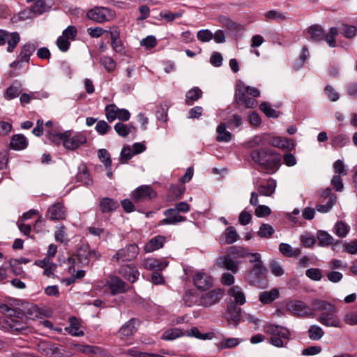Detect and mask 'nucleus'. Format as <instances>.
<instances>
[{"mask_svg": "<svg viewBox=\"0 0 357 357\" xmlns=\"http://www.w3.org/2000/svg\"><path fill=\"white\" fill-rule=\"evenodd\" d=\"M27 321L25 320L15 319L14 318H8L5 322L3 327L9 329L11 331L22 333L28 328Z\"/></svg>", "mask_w": 357, "mask_h": 357, "instance_id": "nucleus-20", "label": "nucleus"}, {"mask_svg": "<svg viewBox=\"0 0 357 357\" xmlns=\"http://www.w3.org/2000/svg\"><path fill=\"white\" fill-rule=\"evenodd\" d=\"M47 5L45 3V0H38L33 6H31V8L33 13L37 15H40L43 13L46 10Z\"/></svg>", "mask_w": 357, "mask_h": 357, "instance_id": "nucleus-64", "label": "nucleus"}, {"mask_svg": "<svg viewBox=\"0 0 357 357\" xmlns=\"http://www.w3.org/2000/svg\"><path fill=\"white\" fill-rule=\"evenodd\" d=\"M21 84L15 80L8 88H7L5 97L6 99L11 100L15 98L21 93Z\"/></svg>", "mask_w": 357, "mask_h": 357, "instance_id": "nucleus-36", "label": "nucleus"}, {"mask_svg": "<svg viewBox=\"0 0 357 357\" xmlns=\"http://www.w3.org/2000/svg\"><path fill=\"white\" fill-rule=\"evenodd\" d=\"M224 289L218 288L209 291L199 298V304L205 307H211L218 303L224 295Z\"/></svg>", "mask_w": 357, "mask_h": 357, "instance_id": "nucleus-10", "label": "nucleus"}, {"mask_svg": "<svg viewBox=\"0 0 357 357\" xmlns=\"http://www.w3.org/2000/svg\"><path fill=\"white\" fill-rule=\"evenodd\" d=\"M317 238L319 241V245L324 247L333 243V238L326 231H318Z\"/></svg>", "mask_w": 357, "mask_h": 357, "instance_id": "nucleus-42", "label": "nucleus"}, {"mask_svg": "<svg viewBox=\"0 0 357 357\" xmlns=\"http://www.w3.org/2000/svg\"><path fill=\"white\" fill-rule=\"evenodd\" d=\"M70 327L66 328V331L68 332L69 334L73 336H82L84 335V332L80 330L79 324L77 321V319L75 317H72L70 319Z\"/></svg>", "mask_w": 357, "mask_h": 357, "instance_id": "nucleus-41", "label": "nucleus"}, {"mask_svg": "<svg viewBox=\"0 0 357 357\" xmlns=\"http://www.w3.org/2000/svg\"><path fill=\"white\" fill-rule=\"evenodd\" d=\"M20 40V34L17 32L8 33L6 42H8L7 51L13 52Z\"/></svg>", "mask_w": 357, "mask_h": 357, "instance_id": "nucleus-43", "label": "nucleus"}, {"mask_svg": "<svg viewBox=\"0 0 357 357\" xmlns=\"http://www.w3.org/2000/svg\"><path fill=\"white\" fill-rule=\"evenodd\" d=\"M98 157L106 169L111 167L112 161L110 154L107 149H99L98 151Z\"/></svg>", "mask_w": 357, "mask_h": 357, "instance_id": "nucleus-44", "label": "nucleus"}, {"mask_svg": "<svg viewBox=\"0 0 357 357\" xmlns=\"http://www.w3.org/2000/svg\"><path fill=\"white\" fill-rule=\"evenodd\" d=\"M69 135V131H66L64 133H59V132H49L47 135V137L52 142L59 145L61 142L64 145V140Z\"/></svg>", "mask_w": 357, "mask_h": 357, "instance_id": "nucleus-47", "label": "nucleus"}, {"mask_svg": "<svg viewBox=\"0 0 357 357\" xmlns=\"http://www.w3.org/2000/svg\"><path fill=\"white\" fill-rule=\"evenodd\" d=\"M335 234L339 237H345L349 232V227L342 221H338L335 225Z\"/></svg>", "mask_w": 357, "mask_h": 357, "instance_id": "nucleus-58", "label": "nucleus"}, {"mask_svg": "<svg viewBox=\"0 0 357 357\" xmlns=\"http://www.w3.org/2000/svg\"><path fill=\"white\" fill-rule=\"evenodd\" d=\"M227 126L225 123H220L216 129L218 136L216 140L218 142H229L231 139V134L226 130Z\"/></svg>", "mask_w": 357, "mask_h": 357, "instance_id": "nucleus-38", "label": "nucleus"}, {"mask_svg": "<svg viewBox=\"0 0 357 357\" xmlns=\"http://www.w3.org/2000/svg\"><path fill=\"white\" fill-rule=\"evenodd\" d=\"M266 273L264 265L254 264L246 271L245 279L249 284L263 288L266 285Z\"/></svg>", "mask_w": 357, "mask_h": 357, "instance_id": "nucleus-2", "label": "nucleus"}, {"mask_svg": "<svg viewBox=\"0 0 357 357\" xmlns=\"http://www.w3.org/2000/svg\"><path fill=\"white\" fill-rule=\"evenodd\" d=\"M241 314V308L237 306L233 301L227 303L226 319L229 324L236 327L239 322Z\"/></svg>", "mask_w": 357, "mask_h": 357, "instance_id": "nucleus-15", "label": "nucleus"}, {"mask_svg": "<svg viewBox=\"0 0 357 357\" xmlns=\"http://www.w3.org/2000/svg\"><path fill=\"white\" fill-rule=\"evenodd\" d=\"M272 149L267 148H261L259 149H254L250 153V157L252 160L259 164L260 166L261 165V162L265 161L266 158L268 156V154L271 151Z\"/></svg>", "mask_w": 357, "mask_h": 357, "instance_id": "nucleus-28", "label": "nucleus"}, {"mask_svg": "<svg viewBox=\"0 0 357 357\" xmlns=\"http://www.w3.org/2000/svg\"><path fill=\"white\" fill-rule=\"evenodd\" d=\"M86 142V137L83 134H78L70 137V132H69V135L64 140V147L66 149L74 151Z\"/></svg>", "mask_w": 357, "mask_h": 357, "instance_id": "nucleus-19", "label": "nucleus"}, {"mask_svg": "<svg viewBox=\"0 0 357 357\" xmlns=\"http://www.w3.org/2000/svg\"><path fill=\"white\" fill-rule=\"evenodd\" d=\"M268 137L265 135H256L255 137L248 142L249 146L251 148L259 146H264L267 144Z\"/></svg>", "mask_w": 357, "mask_h": 357, "instance_id": "nucleus-60", "label": "nucleus"}, {"mask_svg": "<svg viewBox=\"0 0 357 357\" xmlns=\"http://www.w3.org/2000/svg\"><path fill=\"white\" fill-rule=\"evenodd\" d=\"M139 323V320L137 318H132L126 321L118 331L119 337L121 340H126L132 336L137 332Z\"/></svg>", "mask_w": 357, "mask_h": 357, "instance_id": "nucleus-13", "label": "nucleus"}, {"mask_svg": "<svg viewBox=\"0 0 357 357\" xmlns=\"http://www.w3.org/2000/svg\"><path fill=\"white\" fill-rule=\"evenodd\" d=\"M280 155L271 150L268 156L266 158L265 161L261 162V167L266 173L272 174L279 169L280 166Z\"/></svg>", "mask_w": 357, "mask_h": 357, "instance_id": "nucleus-11", "label": "nucleus"}, {"mask_svg": "<svg viewBox=\"0 0 357 357\" xmlns=\"http://www.w3.org/2000/svg\"><path fill=\"white\" fill-rule=\"evenodd\" d=\"M90 246L89 244H82L79 248L77 250V257L79 261L82 265H88L89 264V257L90 253Z\"/></svg>", "mask_w": 357, "mask_h": 357, "instance_id": "nucleus-34", "label": "nucleus"}, {"mask_svg": "<svg viewBox=\"0 0 357 357\" xmlns=\"http://www.w3.org/2000/svg\"><path fill=\"white\" fill-rule=\"evenodd\" d=\"M87 17L98 23L109 21L114 17V12L106 7H96L87 12Z\"/></svg>", "mask_w": 357, "mask_h": 357, "instance_id": "nucleus-6", "label": "nucleus"}, {"mask_svg": "<svg viewBox=\"0 0 357 357\" xmlns=\"http://www.w3.org/2000/svg\"><path fill=\"white\" fill-rule=\"evenodd\" d=\"M337 196H332L331 200H328L325 204H318L316 207L317 210L323 213L329 212L335 204Z\"/></svg>", "mask_w": 357, "mask_h": 357, "instance_id": "nucleus-56", "label": "nucleus"}, {"mask_svg": "<svg viewBox=\"0 0 357 357\" xmlns=\"http://www.w3.org/2000/svg\"><path fill=\"white\" fill-rule=\"evenodd\" d=\"M156 196L157 192L150 185H146L138 187L131 194V197L135 204L150 201Z\"/></svg>", "mask_w": 357, "mask_h": 357, "instance_id": "nucleus-8", "label": "nucleus"}, {"mask_svg": "<svg viewBox=\"0 0 357 357\" xmlns=\"http://www.w3.org/2000/svg\"><path fill=\"white\" fill-rule=\"evenodd\" d=\"M183 335V333L179 328H174L166 331L163 333L162 339L165 340H173L177 337H179L180 336H182Z\"/></svg>", "mask_w": 357, "mask_h": 357, "instance_id": "nucleus-54", "label": "nucleus"}, {"mask_svg": "<svg viewBox=\"0 0 357 357\" xmlns=\"http://www.w3.org/2000/svg\"><path fill=\"white\" fill-rule=\"evenodd\" d=\"M46 217L51 220H61L66 218V208L61 202H57L49 207Z\"/></svg>", "mask_w": 357, "mask_h": 357, "instance_id": "nucleus-16", "label": "nucleus"}, {"mask_svg": "<svg viewBox=\"0 0 357 357\" xmlns=\"http://www.w3.org/2000/svg\"><path fill=\"white\" fill-rule=\"evenodd\" d=\"M248 249L242 246H231L228 249V254L233 258H245L248 255Z\"/></svg>", "mask_w": 357, "mask_h": 357, "instance_id": "nucleus-40", "label": "nucleus"}, {"mask_svg": "<svg viewBox=\"0 0 357 357\" xmlns=\"http://www.w3.org/2000/svg\"><path fill=\"white\" fill-rule=\"evenodd\" d=\"M276 181L273 178H268L265 183H261L258 187V192L263 196H271L275 190Z\"/></svg>", "mask_w": 357, "mask_h": 357, "instance_id": "nucleus-24", "label": "nucleus"}, {"mask_svg": "<svg viewBox=\"0 0 357 357\" xmlns=\"http://www.w3.org/2000/svg\"><path fill=\"white\" fill-rule=\"evenodd\" d=\"M139 252V249L136 243L128 244L125 248L119 249L112 257V260L118 263L131 261L137 257Z\"/></svg>", "mask_w": 357, "mask_h": 357, "instance_id": "nucleus-3", "label": "nucleus"}, {"mask_svg": "<svg viewBox=\"0 0 357 357\" xmlns=\"http://www.w3.org/2000/svg\"><path fill=\"white\" fill-rule=\"evenodd\" d=\"M22 308L25 313L26 321L33 320L35 318L38 317V312L37 307L35 305L30 303H26L22 305Z\"/></svg>", "mask_w": 357, "mask_h": 357, "instance_id": "nucleus-46", "label": "nucleus"}, {"mask_svg": "<svg viewBox=\"0 0 357 357\" xmlns=\"http://www.w3.org/2000/svg\"><path fill=\"white\" fill-rule=\"evenodd\" d=\"M107 286L112 295L126 293L128 291L126 283L118 276L111 277L107 282Z\"/></svg>", "mask_w": 357, "mask_h": 357, "instance_id": "nucleus-17", "label": "nucleus"}, {"mask_svg": "<svg viewBox=\"0 0 357 357\" xmlns=\"http://www.w3.org/2000/svg\"><path fill=\"white\" fill-rule=\"evenodd\" d=\"M76 180L77 182L82 183L86 185H91L93 183V180L86 165H82L79 167V172L76 175Z\"/></svg>", "mask_w": 357, "mask_h": 357, "instance_id": "nucleus-29", "label": "nucleus"}, {"mask_svg": "<svg viewBox=\"0 0 357 357\" xmlns=\"http://www.w3.org/2000/svg\"><path fill=\"white\" fill-rule=\"evenodd\" d=\"M163 213L166 218L160 220L158 225H176L186 220L185 217L179 215L178 211L173 208L165 210Z\"/></svg>", "mask_w": 357, "mask_h": 357, "instance_id": "nucleus-14", "label": "nucleus"}, {"mask_svg": "<svg viewBox=\"0 0 357 357\" xmlns=\"http://www.w3.org/2000/svg\"><path fill=\"white\" fill-rule=\"evenodd\" d=\"M337 312V308L333 304L329 310L322 312L317 318V320L327 327H339L340 320L336 314Z\"/></svg>", "mask_w": 357, "mask_h": 357, "instance_id": "nucleus-9", "label": "nucleus"}, {"mask_svg": "<svg viewBox=\"0 0 357 357\" xmlns=\"http://www.w3.org/2000/svg\"><path fill=\"white\" fill-rule=\"evenodd\" d=\"M279 250L283 255L288 257H296L300 254L299 249L293 250L291 246L289 244L284 243H281L279 245Z\"/></svg>", "mask_w": 357, "mask_h": 357, "instance_id": "nucleus-45", "label": "nucleus"}, {"mask_svg": "<svg viewBox=\"0 0 357 357\" xmlns=\"http://www.w3.org/2000/svg\"><path fill=\"white\" fill-rule=\"evenodd\" d=\"M202 91L197 86H195L185 94V103L187 105H193L194 102L198 100L202 96Z\"/></svg>", "mask_w": 357, "mask_h": 357, "instance_id": "nucleus-33", "label": "nucleus"}, {"mask_svg": "<svg viewBox=\"0 0 357 357\" xmlns=\"http://www.w3.org/2000/svg\"><path fill=\"white\" fill-rule=\"evenodd\" d=\"M274 232L275 229L271 225L269 224L263 223L257 231V235L261 238H269L273 236Z\"/></svg>", "mask_w": 357, "mask_h": 357, "instance_id": "nucleus-48", "label": "nucleus"}, {"mask_svg": "<svg viewBox=\"0 0 357 357\" xmlns=\"http://www.w3.org/2000/svg\"><path fill=\"white\" fill-rule=\"evenodd\" d=\"M109 34L111 38V45L113 50L117 53H122L124 50V46L120 39L119 31L117 30L109 31Z\"/></svg>", "mask_w": 357, "mask_h": 357, "instance_id": "nucleus-30", "label": "nucleus"}, {"mask_svg": "<svg viewBox=\"0 0 357 357\" xmlns=\"http://www.w3.org/2000/svg\"><path fill=\"white\" fill-rule=\"evenodd\" d=\"M228 294L234 298L236 305H243L245 303V296L241 288L238 286H233L229 289Z\"/></svg>", "mask_w": 357, "mask_h": 357, "instance_id": "nucleus-35", "label": "nucleus"}, {"mask_svg": "<svg viewBox=\"0 0 357 357\" xmlns=\"http://www.w3.org/2000/svg\"><path fill=\"white\" fill-rule=\"evenodd\" d=\"M119 273L132 283L136 282L139 275L138 270L135 266L128 264L122 266Z\"/></svg>", "mask_w": 357, "mask_h": 357, "instance_id": "nucleus-22", "label": "nucleus"}, {"mask_svg": "<svg viewBox=\"0 0 357 357\" xmlns=\"http://www.w3.org/2000/svg\"><path fill=\"white\" fill-rule=\"evenodd\" d=\"M165 242V237L163 236H156L149 240L144 246L146 252H151L163 247Z\"/></svg>", "mask_w": 357, "mask_h": 357, "instance_id": "nucleus-23", "label": "nucleus"}, {"mask_svg": "<svg viewBox=\"0 0 357 357\" xmlns=\"http://www.w3.org/2000/svg\"><path fill=\"white\" fill-rule=\"evenodd\" d=\"M331 303H329L326 301L320 300V299H314L311 301V310L313 311H319V312H325L327 310H329L332 305Z\"/></svg>", "mask_w": 357, "mask_h": 357, "instance_id": "nucleus-39", "label": "nucleus"}, {"mask_svg": "<svg viewBox=\"0 0 357 357\" xmlns=\"http://www.w3.org/2000/svg\"><path fill=\"white\" fill-rule=\"evenodd\" d=\"M259 109L268 118H278L280 116V112L272 109L266 102H261L259 105Z\"/></svg>", "mask_w": 357, "mask_h": 357, "instance_id": "nucleus-52", "label": "nucleus"}, {"mask_svg": "<svg viewBox=\"0 0 357 357\" xmlns=\"http://www.w3.org/2000/svg\"><path fill=\"white\" fill-rule=\"evenodd\" d=\"M286 307L294 316L307 317L314 315L311 307L300 300L290 301L287 303Z\"/></svg>", "mask_w": 357, "mask_h": 357, "instance_id": "nucleus-7", "label": "nucleus"}, {"mask_svg": "<svg viewBox=\"0 0 357 357\" xmlns=\"http://www.w3.org/2000/svg\"><path fill=\"white\" fill-rule=\"evenodd\" d=\"M160 16L167 22H171L175 19L181 17L182 16V13L181 12L172 13L167 10H162L160 12Z\"/></svg>", "mask_w": 357, "mask_h": 357, "instance_id": "nucleus-63", "label": "nucleus"}, {"mask_svg": "<svg viewBox=\"0 0 357 357\" xmlns=\"http://www.w3.org/2000/svg\"><path fill=\"white\" fill-rule=\"evenodd\" d=\"M342 31L341 33L347 38H354L357 33V30L355 26L348 25L343 24L342 27Z\"/></svg>", "mask_w": 357, "mask_h": 357, "instance_id": "nucleus-61", "label": "nucleus"}, {"mask_svg": "<svg viewBox=\"0 0 357 357\" xmlns=\"http://www.w3.org/2000/svg\"><path fill=\"white\" fill-rule=\"evenodd\" d=\"M28 146V142L24 135L22 134L14 135L10 140V147L14 150H23Z\"/></svg>", "mask_w": 357, "mask_h": 357, "instance_id": "nucleus-27", "label": "nucleus"}, {"mask_svg": "<svg viewBox=\"0 0 357 357\" xmlns=\"http://www.w3.org/2000/svg\"><path fill=\"white\" fill-rule=\"evenodd\" d=\"M308 56H309L308 49L305 45H304L302 47L301 53L299 55L298 59H297V61H296V63L294 64V68L296 70L300 69L303 66V64H304L305 60L307 59V58L308 57Z\"/></svg>", "mask_w": 357, "mask_h": 357, "instance_id": "nucleus-59", "label": "nucleus"}, {"mask_svg": "<svg viewBox=\"0 0 357 357\" xmlns=\"http://www.w3.org/2000/svg\"><path fill=\"white\" fill-rule=\"evenodd\" d=\"M133 155L134 153L132 152V150L129 146H124L121 151L119 158L120 162L121 164L127 163L128 161L132 158Z\"/></svg>", "mask_w": 357, "mask_h": 357, "instance_id": "nucleus-62", "label": "nucleus"}, {"mask_svg": "<svg viewBox=\"0 0 357 357\" xmlns=\"http://www.w3.org/2000/svg\"><path fill=\"white\" fill-rule=\"evenodd\" d=\"M38 44L37 42H29L24 44L22 47L17 60L10 64V68H21L22 63L24 62L29 63L31 55L34 52Z\"/></svg>", "mask_w": 357, "mask_h": 357, "instance_id": "nucleus-5", "label": "nucleus"}, {"mask_svg": "<svg viewBox=\"0 0 357 357\" xmlns=\"http://www.w3.org/2000/svg\"><path fill=\"white\" fill-rule=\"evenodd\" d=\"M169 105L167 103L158 105L155 109V116L158 121L166 122L167 121V112Z\"/></svg>", "mask_w": 357, "mask_h": 357, "instance_id": "nucleus-51", "label": "nucleus"}, {"mask_svg": "<svg viewBox=\"0 0 357 357\" xmlns=\"http://www.w3.org/2000/svg\"><path fill=\"white\" fill-rule=\"evenodd\" d=\"M119 108L114 104H110L105 107V115L109 122H112L116 119Z\"/></svg>", "mask_w": 357, "mask_h": 357, "instance_id": "nucleus-53", "label": "nucleus"}, {"mask_svg": "<svg viewBox=\"0 0 357 357\" xmlns=\"http://www.w3.org/2000/svg\"><path fill=\"white\" fill-rule=\"evenodd\" d=\"M246 89L245 86L242 82H238L236 84V89H235V93H234V100L235 102L238 104L241 105L243 103V101L245 100V98L248 97L246 96Z\"/></svg>", "mask_w": 357, "mask_h": 357, "instance_id": "nucleus-37", "label": "nucleus"}, {"mask_svg": "<svg viewBox=\"0 0 357 357\" xmlns=\"http://www.w3.org/2000/svg\"><path fill=\"white\" fill-rule=\"evenodd\" d=\"M267 144L288 151L293 149L294 147V144L292 139L281 137H272L270 139H268Z\"/></svg>", "mask_w": 357, "mask_h": 357, "instance_id": "nucleus-21", "label": "nucleus"}, {"mask_svg": "<svg viewBox=\"0 0 357 357\" xmlns=\"http://www.w3.org/2000/svg\"><path fill=\"white\" fill-rule=\"evenodd\" d=\"M142 266L147 270L156 271L165 269L167 266V263L160 262L159 260L154 258H148L143 260Z\"/></svg>", "mask_w": 357, "mask_h": 357, "instance_id": "nucleus-25", "label": "nucleus"}, {"mask_svg": "<svg viewBox=\"0 0 357 357\" xmlns=\"http://www.w3.org/2000/svg\"><path fill=\"white\" fill-rule=\"evenodd\" d=\"M349 142V138L344 135H335L331 139V145L334 147H342Z\"/></svg>", "mask_w": 357, "mask_h": 357, "instance_id": "nucleus-57", "label": "nucleus"}, {"mask_svg": "<svg viewBox=\"0 0 357 357\" xmlns=\"http://www.w3.org/2000/svg\"><path fill=\"white\" fill-rule=\"evenodd\" d=\"M239 343L240 340L238 338H225L219 343L218 348L220 349H231L238 345Z\"/></svg>", "mask_w": 357, "mask_h": 357, "instance_id": "nucleus-55", "label": "nucleus"}, {"mask_svg": "<svg viewBox=\"0 0 357 357\" xmlns=\"http://www.w3.org/2000/svg\"><path fill=\"white\" fill-rule=\"evenodd\" d=\"M119 206L116 200L109 197H104L100 202V208L102 213H110L116 211Z\"/></svg>", "mask_w": 357, "mask_h": 357, "instance_id": "nucleus-26", "label": "nucleus"}, {"mask_svg": "<svg viewBox=\"0 0 357 357\" xmlns=\"http://www.w3.org/2000/svg\"><path fill=\"white\" fill-rule=\"evenodd\" d=\"M38 351L47 357H64L65 350L60 346L52 342H41L37 345Z\"/></svg>", "mask_w": 357, "mask_h": 357, "instance_id": "nucleus-4", "label": "nucleus"}, {"mask_svg": "<svg viewBox=\"0 0 357 357\" xmlns=\"http://www.w3.org/2000/svg\"><path fill=\"white\" fill-rule=\"evenodd\" d=\"M229 254L219 257L217 259V264L219 267L231 271L233 273H236L238 271V263L234 261Z\"/></svg>", "mask_w": 357, "mask_h": 357, "instance_id": "nucleus-18", "label": "nucleus"}, {"mask_svg": "<svg viewBox=\"0 0 357 357\" xmlns=\"http://www.w3.org/2000/svg\"><path fill=\"white\" fill-rule=\"evenodd\" d=\"M307 33L310 36L309 39L312 42L320 43L325 40L331 47L337 46L336 37L338 31L335 26L330 28L329 31L326 33L321 25L314 24L307 28Z\"/></svg>", "mask_w": 357, "mask_h": 357, "instance_id": "nucleus-1", "label": "nucleus"}, {"mask_svg": "<svg viewBox=\"0 0 357 357\" xmlns=\"http://www.w3.org/2000/svg\"><path fill=\"white\" fill-rule=\"evenodd\" d=\"M219 21L224 27L232 32L238 33L243 30V27L241 24L233 22L226 16H220L219 17Z\"/></svg>", "mask_w": 357, "mask_h": 357, "instance_id": "nucleus-32", "label": "nucleus"}, {"mask_svg": "<svg viewBox=\"0 0 357 357\" xmlns=\"http://www.w3.org/2000/svg\"><path fill=\"white\" fill-rule=\"evenodd\" d=\"M308 336L312 340H319L324 335L323 329L317 325H312L308 329Z\"/></svg>", "mask_w": 357, "mask_h": 357, "instance_id": "nucleus-49", "label": "nucleus"}, {"mask_svg": "<svg viewBox=\"0 0 357 357\" xmlns=\"http://www.w3.org/2000/svg\"><path fill=\"white\" fill-rule=\"evenodd\" d=\"M225 236L226 243L228 244H232L239 238V235L238 234L235 227L233 226H229L225 229Z\"/></svg>", "mask_w": 357, "mask_h": 357, "instance_id": "nucleus-50", "label": "nucleus"}, {"mask_svg": "<svg viewBox=\"0 0 357 357\" xmlns=\"http://www.w3.org/2000/svg\"><path fill=\"white\" fill-rule=\"evenodd\" d=\"M280 293L278 289L273 288L268 291H263L260 293L259 299L263 304L272 303L279 297Z\"/></svg>", "mask_w": 357, "mask_h": 357, "instance_id": "nucleus-31", "label": "nucleus"}, {"mask_svg": "<svg viewBox=\"0 0 357 357\" xmlns=\"http://www.w3.org/2000/svg\"><path fill=\"white\" fill-rule=\"evenodd\" d=\"M192 280L197 289L201 291H206L213 286L212 277L204 271L197 272Z\"/></svg>", "mask_w": 357, "mask_h": 357, "instance_id": "nucleus-12", "label": "nucleus"}]
</instances>
